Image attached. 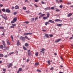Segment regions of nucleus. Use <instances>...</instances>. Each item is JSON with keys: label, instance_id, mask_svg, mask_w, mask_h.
Here are the masks:
<instances>
[{"label": "nucleus", "instance_id": "052dcab7", "mask_svg": "<svg viewBox=\"0 0 73 73\" xmlns=\"http://www.w3.org/2000/svg\"><path fill=\"white\" fill-rule=\"evenodd\" d=\"M72 39H73V37H71L70 38V40H71Z\"/></svg>", "mask_w": 73, "mask_h": 73}, {"label": "nucleus", "instance_id": "9b49d317", "mask_svg": "<svg viewBox=\"0 0 73 73\" xmlns=\"http://www.w3.org/2000/svg\"><path fill=\"white\" fill-rule=\"evenodd\" d=\"M58 21H59L60 22H62V21L60 19H56L55 20V22H56Z\"/></svg>", "mask_w": 73, "mask_h": 73}, {"label": "nucleus", "instance_id": "f8f14e48", "mask_svg": "<svg viewBox=\"0 0 73 73\" xmlns=\"http://www.w3.org/2000/svg\"><path fill=\"white\" fill-rule=\"evenodd\" d=\"M19 9V7L18 5H16L15 7V9Z\"/></svg>", "mask_w": 73, "mask_h": 73}, {"label": "nucleus", "instance_id": "f03ea898", "mask_svg": "<svg viewBox=\"0 0 73 73\" xmlns=\"http://www.w3.org/2000/svg\"><path fill=\"white\" fill-rule=\"evenodd\" d=\"M17 20V17H15L13 19V20L11 22V24H13Z\"/></svg>", "mask_w": 73, "mask_h": 73}, {"label": "nucleus", "instance_id": "7ed1b4c3", "mask_svg": "<svg viewBox=\"0 0 73 73\" xmlns=\"http://www.w3.org/2000/svg\"><path fill=\"white\" fill-rule=\"evenodd\" d=\"M20 39L22 41H24L26 40L25 37H24L21 36L20 38Z\"/></svg>", "mask_w": 73, "mask_h": 73}, {"label": "nucleus", "instance_id": "ddd939ff", "mask_svg": "<svg viewBox=\"0 0 73 73\" xmlns=\"http://www.w3.org/2000/svg\"><path fill=\"white\" fill-rule=\"evenodd\" d=\"M61 40V39H58L57 40L55 41V42L56 43H58V42H60V41Z\"/></svg>", "mask_w": 73, "mask_h": 73}, {"label": "nucleus", "instance_id": "8fccbe9b", "mask_svg": "<svg viewBox=\"0 0 73 73\" xmlns=\"http://www.w3.org/2000/svg\"><path fill=\"white\" fill-rule=\"evenodd\" d=\"M18 52V51L17 50H15V53L16 54H17Z\"/></svg>", "mask_w": 73, "mask_h": 73}, {"label": "nucleus", "instance_id": "412c9836", "mask_svg": "<svg viewBox=\"0 0 73 73\" xmlns=\"http://www.w3.org/2000/svg\"><path fill=\"white\" fill-rule=\"evenodd\" d=\"M50 24V23L48 22H46L45 23V25L46 26H47V25H49Z\"/></svg>", "mask_w": 73, "mask_h": 73}, {"label": "nucleus", "instance_id": "5701e85b", "mask_svg": "<svg viewBox=\"0 0 73 73\" xmlns=\"http://www.w3.org/2000/svg\"><path fill=\"white\" fill-rule=\"evenodd\" d=\"M50 13H48L47 14V18H49L50 16Z\"/></svg>", "mask_w": 73, "mask_h": 73}, {"label": "nucleus", "instance_id": "de8ad7c7", "mask_svg": "<svg viewBox=\"0 0 73 73\" xmlns=\"http://www.w3.org/2000/svg\"><path fill=\"white\" fill-rule=\"evenodd\" d=\"M41 3H42V4H45V3L43 1H41Z\"/></svg>", "mask_w": 73, "mask_h": 73}, {"label": "nucleus", "instance_id": "a878e982", "mask_svg": "<svg viewBox=\"0 0 73 73\" xmlns=\"http://www.w3.org/2000/svg\"><path fill=\"white\" fill-rule=\"evenodd\" d=\"M48 19L47 17H44L43 18V19L44 20H46Z\"/></svg>", "mask_w": 73, "mask_h": 73}, {"label": "nucleus", "instance_id": "a18cd8bd", "mask_svg": "<svg viewBox=\"0 0 73 73\" xmlns=\"http://www.w3.org/2000/svg\"><path fill=\"white\" fill-rule=\"evenodd\" d=\"M41 50L42 51V52H44L45 51V49L44 48H42Z\"/></svg>", "mask_w": 73, "mask_h": 73}, {"label": "nucleus", "instance_id": "774afa93", "mask_svg": "<svg viewBox=\"0 0 73 73\" xmlns=\"http://www.w3.org/2000/svg\"><path fill=\"white\" fill-rule=\"evenodd\" d=\"M53 68L52 67V68H51L50 69V70H53Z\"/></svg>", "mask_w": 73, "mask_h": 73}, {"label": "nucleus", "instance_id": "b1692460", "mask_svg": "<svg viewBox=\"0 0 73 73\" xmlns=\"http://www.w3.org/2000/svg\"><path fill=\"white\" fill-rule=\"evenodd\" d=\"M45 36L47 38H49V35L48 34H46L45 35Z\"/></svg>", "mask_w": 73, "mask_h": 73}, {"label": "nucleus", "instance_id": "f3484780", "mask_svg": "<svg viewBox=\"0 0 73 73\" xmlns=\"http://www.w3.org/2000/svg\"><path fill=\"white\" fill-rule=\"evenodd\" d=\"M39 64V62H36L35 63V66L36 67Z\"/></svg>", "mask_w": 73, "mask_h": 73}, {"label": "nucleus", "instance_id": "69168bd1", "mask_svg": "<svg viewBox=\"0 0 73 73\" xmlns=\"http://www.w3.org/2000/svg\"><path fill=\"white\" fill-rule=\"evenodd\" d=\"M28 2V0H25V2Z\"/></svg>", "mask_w": 73, "mask_h": 73}, {"label": "nucleus", "instance_id": "6ab92c4d", "mask_svg": "<svg viewBox=\"0 0 73 73\" xmlns=\"http://www.w3.org/2000/svg\"><path fill=\"white\" fill-rule=\"evenodd\" d=\"M56 25L58 27H60L62 25V24H56Z\"/></svg>", "mask_w": 73, "mask_h": 73}, {"label": "nucleus", "instance_id": "aec40b11", "mask_svg": "<svg viewBox=\"0 0 73 73\" xmlns=\"http://www.w3.org/2000/svg\"><path fill=\"white\" fill-rule=\"evenodd\" d=\"M3 48L4 47L3 45H0V48L1 49H3Z\"/></svg>", "mask_w": 73, "mask_h": 73}, {"label": "nucleus", "instance_id": "423d86ee", "mask_svg": "<svg viewBox=\"0 0 73 73\" xmlns=\"http://www.w3.org/2000/svg\"><path fill=\"white\" fill-rule=\"evenodd\" d=\"M45 15V14H42L41 15H40V16L39 17V19H40V18L44 17Z\"/></svg>", "mask_w": 73, "mask_h": 73}, {"label": "nucleus", "instance_id": "58836bf2", "mask_svg": "<svg viewBox=\"0 0 73 73\" xmlns=\"http://www.w3.org/2000/svg\"><path fill=\"white\" fill-rule=\"evenodd\" d=\"M4 29V27H0V29L3 30Z\"/></svg>", "mask_w": 73, "mask_h": 73}, {"label": "nucleus", "instance_id": "4c0bfd02", "mask_svg": "<svg viewBox=\"0 0 73 73\" xmlns=\"http://www.w3.org/2000/svg\"><path fill=\"white\" fill-rule=\"evenodd\" d=\"M67 4L68 5H71V2H68L67 3Z\"/></svg>", "mask_w": 73, "mask_h": 73}, {"label": "nucleus", "instance_id": "338daca9", "mask_svg": "<svg viewBox=\"0 0 73 73\" xmlns=\"http://www.w3.org/2000/svg\"><path fill=\"white\" fill-rule=\"evenodd\" d=\"M3 63V62H2V61L1 60L0 61V64H2Z\"/></svg>", "mask_w": 73, "mask_h": 73}, {"label": "nucleus", "instance_id": "c85d7f7f", "mask_svg": "<svg viewBox=\"0 0 73 73\" xmlns=\"http://www.w3.org/2000/svg\"><path fill=\"white\" fill-rule=\"evenodd\" d=\"M24 23H26L27 24H28L29 23V22L28 21H25L24 22Z\"/></svg>", "mask_w": 73, "mask_h": 73}, {"label": "nucleus", "instance_id": "ea45409f", "mask_svg": "<svg viewBox=\"0 0 73 73\" xmlns=\"http://www.w3.org/2000/svg\"><path fill=\"white\" fill-rule=\"evenodd\" d=\"M11 38L12 39V41H13V36L12 35H11Z\"/></svg>", "mask_w": 73, "mask_h": 73}, {"label": "nucleus", "instance_id": "3c124183", "mask_svg": "<svg viewBox=\"0 0 73 73\" xmlns=\"http://www.w3.org/2000/svg\"><path fill=\"white\" fill-rule=\"evenodd\" d=\"M54 9V7H51V9L53 10Z\"/></svg>", "mask_w": 73, "mask_h": 73}, {"label": "nucleus", "instance_id": "1a4fd4ad", "mask_svg": "<svg viewBox=\"0 0 73 73\" xmlns=\"http://www.w3.org/2000/svg\"><path fill=\"white\" fill-rule=\"evenodd\" d=\"M22 71V69L21 68H19V69L17 71V73H19V71L21 72Z\"/></svg>", "mask_w": 73, "mask_h": 73}, {"label": "nucleus", "instance_id": "0e129e2a", "mask_svg": "<svg viewBox=\"0 0 73 73\" xmlns=\"http://www.w3.org/2000/svg\"><path fill=\"white\" fill-rule=\"evenodd\" d=\"M24 67H25V65H23L22 66V68H24Z\"/></svg>", "mask_w": 73, "mask_h": 73}, {"label": "nucleus", "instance_id": "dca6fc26", "mask_svg": "<svg viewBox=\"0 0 73 73\" xmlns=\"http://www.w3.org/2000/svg\"><path fill=\"white\" fill-rule=\"evenodd\" d=\"M48 22L51 23H54V21L51 20H49L48 21Z\"/></svg>", "mask_w": 73, "mask_h": 73}, {"label": "nucleus", "instance_id": "5fc2aeb1", "mask_svg": "<svg viewBox=\"0 0 73 73\" xmlns=\"http://www.w3.org/2000/svg\"><path fill=\"white\" fill-rule=\"evenodd\" d=\"M59 7L60 8H63V6L62 5H60V6Z\"/></svg>", "mask_w": 73, "mask_h": 73}, {"label": "nucleus", "instance_id": "0eeeda50", "mask_svg": "<svg viewBox=\"0 0 73 73\" xmlns=\"http://www.w3.org/2000/svg\"><path fill=\"white\" fill-rule=\"evenodd\" d=\"M13 66V64L12 63H10L9 64L8 66L7 67L8 68H9Z\"/></svg>", "mask_w": 73, "mask_h": 73}, {"label": "nucleus", "instance_id": "603ef678", "mask_svg": "<svg viewBox=\"0 0 73 73\" xmlns=\"http://www.w3.org/2000/svg\"><path fill=\"white\" fill-rule=\"evenodd\" d=\"M34 5L36 7H38V6L36 5V4H35Z\"/></svg>", "mask_w": 73, "mask_h": 73}, {"label": "nucleus", "instance_id": "4d7b16f0", "mask_svg": "<svg viewBox=\"0 0 73 73\" xmlns=\"http://www.w3.org/2000/svg\"><path fill=\"white\" fill-rule=\"evenodd\" d=\"M3 71L5 72L6 71V69H5L3 68Z\"/></svg>", "mask_w": 73, "mask_h": 73}, {"label": "nucleus", "instance_id": "6e6d98bb", "mask_svg": "<svg viewBox=\"0 0 73 73\" xmlns=\"http://www.w3.org/2000/svg\"><path fill=\"white\" fill-rule=\"evenodd\" d=\"M3 6V5L2 4L0 5V7H2Z\"/></svg>", "mask_w": 73, "mask_h": 73}, {"label": "nucleus", "instance_id": "a211bd4d", "mask_svg": "<svg viewBox=\"0 0 73 73\" xmlns=\"http://www.w3.org/2000/svg\"><path fill=\"white\" fill-rule=\"evenodd\" d=\"M45 10H50V7H47L45 8Z\"/></svg>", "mask_w": 73, "mask_h": 73}, {"label": "nucleus", "instance_id": "bf43d9fd", "mask_svg": "<svg viewBox=\"0 0 73 73\" xmlns=\"http://www.w3.org/2000/svg\"><path fill=\"white\" fill-rule=\"evenodd\" d=\"M62 0H60L59 1V2L60 3H62Z\"/></svg>", "mask_w": 73, "mask_h": 73}, {"label": "nucleus", "instance_id": "a19ab883", "mask_svg": "<svg viewBox=\"0 0 73 73\" xmlns=\"http://www.w3.org/2000/svg\"><path fill=\"white\" fill-rule=\"evenodd\" d=\"M17 14V12H15L13 13V14L14 15H16Z\"/></svg>", "mask_w": 73, "mask_h": 73}, {"label": "nucleus", "instance_id": "09e8293b", "mask_svg": "<svg viewBox=\"0 0 73 73\" xmlns=\"http://www.w3.org/2000/svg\"><path fill=\"white\" fill-rule=\"evenodd\" d=\"M39 1L38 0H35L34 1L35 2H38Z\"/></svg>", "mask_w": 73, "mask_h": 73}, {"label": "nucleus", "instance_id": "13d9d810", "mask_svg": "<svg viewBox=\"0 0 73 73\" xmlns=\"http://www.w3.org/2000/svg\"><path fill=\"white\" fill-rule=\"evenodd\" d=\"M26 12L27 13H30V12H29V11H26Z\"/></svg>", "mask_w": 73, "mask_h": 73}, {"label": "nucleus", "instance_id": "e2e57ef3", "mask_svg": "<svg viewBox=\"0 0 73 73\" xmlns=\"http://www.w3.org/2000/svg\"><path fill=\"white\" fill-rule=\"evenodd\" d=\"M12 26H13L14 27L16 25H15V24H12Z\"/></svg>", "mask_w": 73, "mask_h": 73}, {"label": "nucleus", "instance_id": "7c9ffc66", "mask_svg": "<svg viewBox=\"0 0 73 73\" xmlns=\"http://www.w3.org/2000/svg\"><path fill=\"white\" fill-rule=\"evenodd\" d=\"M36 71L38 72H42L41 71L39 70H37Z\"/></svg>", "mask_w": 73, "mask_h": 73}, {"label": "nucleus", "instance_id": "680f3d73", "mask_svg": "<svg viewBox=\"0 0 73 73\" xmlns=\"http://www.w3.org/2000/svg\"><path fill=\"white\" fill-rule=\"evenodd\" d=\"M7 57H8V56L7 55H5L4 56V57L5 58H7Z\"/></svg>", "mask_w": 73, "mask_h": 73}, {"label": "nucleus", "instance_id": "bb28decb", "mask_svg": "<svg viewBox=\"0 0 73 73\" xmlns=\"http://www.w3.org/2000/svg\"><path fill=\"white\" fill-rule=\"evenodd\" d=\"M38 52H36L35 53V56H38Z\"/></svg>", "mask_w": 73, "mask_h": 73}, {"label": "nucleus", "instance_id": "20e7f679", "mask_svg": "<svg viewBox=\"0 0 73 73\" xmlns=\"http://www.w3.org/2000/svg\"><path fill=\"white\" fill-rule=\"evenodd\" d=\"M33 34V33H24L23 35H32Z\"/></svg>", "mask_w": 73, "mask_h": 73}, {"label": "nucleus", "instance_id": "6e6552de", "mask_svg": "<svg viewBox=\"0 0 73 73\" xmlns=\"http://www.w3.org/2000/svg\"><path fill=\"white\" fill-rule=\"evenodd\" d=\"M3 18H4L5 20H7V16L5 15L4 17L2 16Z\"/></svg>", "mask_w": 73, "mask_h": 73}, {"label": "nucleus", "instance_id": "f704fd0d", "mask_svg": "<svg viewBox=\"0 0 73 73\" xmlns=\"http://www.w3.org/2000/svg\"><path fill=\"white\" fill-rule=\"evenodd\" d=\"M14 53V52H12L9 53V54L10 55L13 54Z\"/></svg>", "mask_w": 73, "mask_h": 73}, {"label": "nucleus", "instance_id": "9d476101", "mask_svg": "<svg viewBox=\"0 0 73 73\" xmlns=\"http://www.w3.org/2000/svg\"><path fill=\"white\" fill-rule=\"evenodd\" d=\"M20 45V43L19 40H18L17 42V46H19Z\"/></svg>", "mask_w": 73, "mask_h": 73}, {"label": "nucleus", "instance_id": "37998d69", "mask_svg": "<svg viewBox=\"0 0 73 73\" xmlns=\"http://www.w3.org/2000/svg\"><path fill=\"white\" fill-rule=\"evenodd\" d=\"M56 11H57V12H60V10L59 9H56Z\"/></svg>", "mask_w": 73, "mask_h": 73}, {"label": "nucleus", "instance_id": "e433bc0d", "mask_svg": "<svg viewBox=\"0 0 73 73\" xmlns=\"http://www.w3.org/2000/svg\"><path fill=\"white\" fill-rule=\"evenodd\" d=\"M25 46L27 47L28 46H29V44H27V43H25Z\"/></svg>", "mask_w": 73, "mask_h": 73}, {"label": "nucleus", "instance_id": "c03bdc74", "mask_svg": "<svg viewBox=\"0 0 73 73\" xmlns=\"http://www.w3.org/2000/svg\"><path fill=\"white\" fill-rule=\"evenodd\" d=\"M49 36L51 37H52L53 36V35H49Z\"/></svg>", "mask_w": 73, "mask_h": 73}, {"label": "nucleus", "instance_id": "79ce46f5", "mask_svg": "<svg viewBox=\"0 0 73 73\" xmlns=\"http://www.w3.org/2000/svg\"><path fill=\"white\" fill-rule=\"evenodd\" d=\"M15 27L14 26H11L10 27V28H14Z\"/></svg>", "mask_w": 73, "mask_h": 73}, {"label": "nucleus", "instance_id": "393cba45", "mask_svg": "<svg viewBox=\"0 0 73 73\" xmlns=\"http://www.w3.org/2000/svg\"><path fill=\"white\" fill-rule=\"evenodd\" d=\"M35 20V19L34 18H33L31 19V22H33Z\"/></svg>", "mask_w": 73, "mask_h": 73}, {"label": "nucleus", "instance_id": "f257e3e1", "mask_svg": "<svg viewBox=\"0 0 73 73\" xmlns=\"http://www.w3.org/2000/svg\"><path fill=\"white\" fill-rule=\"evenodd\" d=\"M2 42L3 43V45L4 46V48H5L7 50H9V47H6V44L5 43V42L4 41V40H2Z\"/></svg>", "mask_w": 73, "mask_h": 73}, {"label": "nucleus", "instance_id": "2f4dec72", "mask_svg": "<svg viewBox=\"0 0 73 73\" xmlns=\"http://www.w3.org/2000/svg\"><path fill=\"white\" fill-rule=\"evenodd\" d=\"M48 64L49 65H50L51 64V63H50V60L48 61Z\"/></svg>", "mask_w": 73, "mask_h": 73}, {"label": "nucleus", "instance_id": "473e14b6", "mask_svg": "<svg viewBox=\"0 0 73 73\" xmlns=\"http://www.w3.org/2000/svg\"><path fill=\"white\" fill-rule=\"evenodd\" d=\"M3 54H0V57L2 58L3 57Z\"/></svg>", "mask_w": 73, "mask_h": 73}, {"label": "nucleus", "instance_id": "72a5a7b5", "mask_svg": "<svg viewBox=\"0 0 73 73\" xmlns=\"http://www.w3.org/2000/svg\"><path fill=\"white\" fill-rule=\"evenodd\" d=\"M59 0H56V3H58V4L59 3V2L58 1Z\"/></svg>", "mask_w": 73, "mask_h": 73}, {"label": "nucleus", "instance_id": "39448f33", "mask_svg": "<svg viewBox=\"0 0 73 73\" xmlns=\"http://www.w3.org/2000/svg\"><path fill=\"white\" fill-rule=\"evenodd\" d=\"M6 42H7V45H10V42H9V40L8 39H7Z\"/></svg>", "mask_w": 73, "mask_h": 73}, {"label": "nucleus", "instance_id": "49530a36", "mask_svg": "<svg viewBox=\"0 0 73 73\" xmlns=\"http://www.w3.org/2000/svg\"><path fill=\"white\" fill-rule=\"evenodd\" d=\"M23 9L24 10H26V7H24L23 8Z\"/></svg>", "mask_w": 73, "mask_h": 73}, {"label": "nucleus", "instance_id": "cd10ccee", "mask_svg": "<svg viewBox=\"0 0 73 73\" xmlns=\"http://www.w3.org/2000/svg\"><path fill=\"white\" fill-rule=\"evenodd\" d=\"M23 49L25 50H27V49L26 48L25 46H23Z\"/></svg>", "mask_w": 73, "mask_h": 73}, {"label": "nucleus", "instance_id": "864d4df0", "mask_svg": "<svg viewBox=\"0 0 73 73\" xmlns=\"http://www.w3.org/2000/svg\"><path fill=\"white\" fill-rule=\"evenodd\" d=\"M28 55L29 56H31V54L29 52L28 53Z\"/></svg>", "mask_w": 73, "mask_h": 73}, {"label": "nucleus", "instance_id": "4be33fe9", "mask_svg": "<svg viewBox=\"0 0 73 73\" xmlns=\"http://www.w3.org/2000/svg\"><path fill=\"white\" fill-rule=\"evenodd\" d=\"M25 38H26L27 39V40H30V38H29L27 37V36H25Z\"/></svg>", "mask_w": 73, "mask_h": 73}, {"label": "nucleus", "instance_id": "4468645a", "mask_svg": "<svg viewBox=\"0 0 73 73\" xmlns=\"http://www.w3.org/2000/svg\"><path fill=\"white\" fill-rule=\"evenodd\" d=\"M73 14L72 13H70L67 15V17H70L71 16H72Z\"/></svg>", "mask_w": 73, "mask_h": 73}, {"label": "nucleus", "instance_id": "2eb2a0df", "mask_svg": "<svg viewBox=\"0 0 73 73\" xmlns=\"http://www.w3.org/2000/svg\"><path fill=\"white\" fill-rule=\"evenodd\" d=\"M6 11L7 13H9L10 12V11L9 9H6Z\"/></svg>", "mask_w": 73, "mask_h": 73}, {"label": "nucleus", "instance_id": "c9c22d12", "mask_svg": "<svg viewBox=\"0 0 73 73\" xmlns=\"http://www.w3.org/2000/svg\"><path fill=\"white\" fill-rule=\"evenodd\" d=\"M5 9H2V11L3 12H5Z\"/></svg>", "mask_w": 73, "mask_h": 73}, {"label": "nucleus", "instance_id": "c756f323", "mask_svg": "<svg viewBox=\"0 0 73 73\" xmlns=\"http://www.w3.org/2000/svg\"><path fill=\"white\" fill-rule=\"evenodd\" d=\"M38 19V17H36L35 18V21H36V20Z\"/></svg>", "mask_w": 73, "mask_h": 73}]
</instances>
